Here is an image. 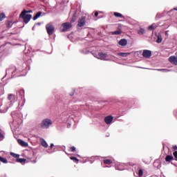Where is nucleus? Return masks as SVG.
<instances>
[{"label":"nucleus","mask_w":177,"mask_h":177,"mask_svg":"<svg viewBox=\"0 0 177 177\" xmlns=\"http://www.w3.org/2000/svg\"><path fill=\"white\" fill-rule=\"evenodd\" d=\"M19 17H21V19H23L24 23H25V24H27L31 20L32 15H26V10H24L20 14Z\"/></svg>","instance_id":"obj_1"},{"label":"nucleus","mask_w":177,"mask_h":177,"mask_svg":"<svg viewBox=\"0 0 177 177\" xmlns=\"http://www.w3.org/2000/svg\"><path fill=\"white\" fill-rule=\"evenodd\" d=\"M86 24V17H82L79 18L77 24V30H82V27H84Z\"/></svg>","instance_id":"obj_2"},{"label":"nucleus","mask_w":177,"mask_h":177,"mask_svg":"<svg viewBox=\"0 0 177 177\" xmlns=\"http://www.w3.org/2000/svg\"><path fill=\"white\" fill-rule=\"evenodd\" d=\"M71 27H73V25L70 22H66L62 24L60 29L61 32H65V31H68V30H70Z\"/></svg>","instance_id":"obj_3"},{"label":"nucleus","mask_w":177,"mask_h":177,"mask_svg":"<svg viewBox=\"0 0 177 177\" xmlns=\"http://www.w3.org/2000/svg\"><path fill=\"white\" fill-rule=\"evenodd\" d=\"M49 125H52V120L50 119H44L41 124V128H49Z\"/></svg>","instance_id":"obj_4"},{"label":"nucleus","mask_w":177,"mask_h":177,"mask_svg":"<svg viewBox=\"0 0 177 177\" xmlns=\"http://www.w3.org/2000/svg\"><path fill=\"white\" fill-rule=\"evenodd\" d=\"M46 31L48 34V35H52L53 32H55V26L52 25L51 24H48L46 26Z\"/></svg>","instance_id":"obj_5"},{"label":"nucleus","mask_w":177,"mask_h":177,"mask_svg":"<svg viewBox=\"0 0 177 177\" xmlns=\"http://www.w3.org/2000/svg\"><path fill=\"white\" fill-rule=\"evenodd\" d=\"M142 56L143 57H145V59H149V57H151V51L149 50H144L142 52Z\"/></svg>","instance_id":"obj_6"},{"label":"nucleus","mask_w":177,"mask_h":177,"mask_svg":"<svg viewBox=\"0 0 177 177\" xmlns=\"http://www.w3.org/2000/svg\"><path fill=\"white\" fill-rule=\"evenodd\" d=\"M113 120H114V118L113 116H111V115L106 116L104 118L105 123L107 125H109V124H111V122H113Z\"/></svg>","instance_id":"obj_7"},{"label":"nucleus","mask_w":177,"mask_h":177,"mask_svg":"<svg viewBox=\"0 0 177 177\" xmlns=\"http://www.w3.org/2000/svg\"><path fill=\"white\" fill-rule=\"evenodd\" d=\"M169 61L172 64H174L175 66H177V57L175 56H171L169 58Z\"/></svg>","instance_id":"obj_8"},{"label":"nucleus","mask_w":177,"mask_h":177,"mask_svg":"<svg viewBox=\"0 0 177 177\" xmlns=\"http://www.w3.org/2000/svg\"><path fill=\"white\" fill-rule=\"evenodd\" d=\"M17 142H18L19 145H20L23 147H27V146H28V143L23 141L21 139H18Z\"/></svg>","instance_id":"obj_9"},{"label":"nucleus","mask_w":177,"mask_h":177,"mask_svg":"<svg viewBox=\"0 0 177 177\" xmlns=\"http://www.w3.org/2000/svg\"><path fill=\"white\" fill-rule=\"evenodd\" d=\"M98 59H100V60H106V57H107V54L100 53H98Z\"/></svg>","instance_id":"obj_10"},{"label":"nucleus","mask_w":177,"mask_h":177,"mask_svg":"<svg viewBox=\"0 0 177 177\" xmlns=\"http://www.w3.org/2000/svg\"><path fill=\"white\" fill-rule=\"evenodd\" d=\"M157 27H158V24H152L148 27V30H149V31H151L153 30H156Z\"/></svg>","instance_id":"obj_11"},{"label":"nucleus","mask_w":177,"mask_h":177,"mask_svg":"<svg viewBox=\"0 0 177 177\" xmlns=\"http://www.w3.org/2000/svg\"><path fill=\"white\" fill-rule=\"evenodd\" d=\"M173 160H174V157L172 156V155H167L165 157V162H171V161H173Z\"/></svg>","instance_id":"obj_12"},{"label":"nucleus","mask_w":177,"mask_h":177,"mask_svg":"<svg viewBox=\"0 0 177 177\" xmlns=\"http://www.w3.org/2000/svg\"><path fill=\"white\" fill-rule=\"evenodd\" d=\"M157 39H156V42L157 44H161V42H162V36L158 33L157 35Z\"/></svg>","instance_id":"obj_13"},{"label":"nucleus","mask_w":177,"mask_h":177,"mask_svg":"<svg viewBox=\"0 0 177 177\" xmlns=\"http://www.w3.org/2000/svg\"><path fill=\"white\" fill-rule=\"evenodd\" d=\"M128 44V40L127 39H122L119 41V45H127Z\"/></svg>","instance_id":"obj_14"},{"label":"nucleus","mask_w":177,"mask_h":177,"mask_svg":"<svg viewBox=\"0 0 177 177\" xmlns=\"http://www.w3.org/2000/svg\"><path fill=\"white\" fill-rule=\"evenodd\" d=\"M112 34V35H120V34L122 33V31L121 30H118L116 31H113L111 32Z\"/></svg>","instance_id":"obj_15"},{"label":"nucleus","mask_w":177,"mask_h":177,"mask_svg":"<svg viewBox=\"0 0 177 177\" xmlns=\"http://www.w3.org/2000/svg\"><path fill=\"white\" fill-rule=\"evenodd\" d=\"M129 55H131L129 53H119L118 55L122 56V57H127V56H129Z\"/></svg>","instance_id":"obj_16"},{"label":"nucleus","mask_w":177,"mask_h":177,"mask_svg":"<svg viewBox=\"0 0 177 177\" xmlns=\"http://www.w3.org/2000/svg\"><path fill=\"white\" fill-rule=\"evenodd\" d=\"M104 164H106L108 165H110V164H113V161L110 159H105L103 160Z\"/></svg>","instance_id":"obj_17"},{"label":"nucleus","mask_w":177,"mask_h":177,"mask_svg":"<svg viewBox=\"0 0 177 177\" xmlns=\"http://www.w3.org/2000/svg\"><path fill=\"white\" fill-rule=\"evenodd\" d=\"M41 15H42L41 12H38L35 17H33V20H37V19H38L39 17H41Z\"/></svg>","instance_id":"obj_18"},{"label":"nucleus","mask_w":177,"mask_h":177,"mask_svg":"<svg viewBox=\"0 0 177 177\" xmlns=\"http://www.w3.org/2000/svg\"><path fill=\"white\" fill-rule=\"evenodd\" d=\"M113 15L115 17H120V18H123L124 19V17H123L122 14H121L120 12H114Z\"/></svg>","instance_id":"obj_19"},{"label":"nucleus","mask_w":177,"mask_h":177,"mask_svg":"<svg viewBox=\"0 0 177 177\" xmlns=\"http://www.w3.org/2000/svg\"><path fill=\"white\" fill-rule=\"evenodd\" d=\"M7 28H12V26H13V22L11 21H8L7 22Z\"/></svg>","instance_id":"obj_20"},{"label":"nucleus","mask_w":177,"mask_h":177,"mask_svg":"<svg viewBox=\"0 0 177 177\" xmlns=\"http://www.w3.org/2000/svg\"><path fill=\"white\" fill-rule=\"evenodd\" d=\"M145 32H146V30H145V28H140L138 30L139 35H143V34H145Z\"/></svg>","instance_id":"obj_21"},{"label":"nucleus","mask_w":177,"mask_h":177,"mask_svg":"<svg viewBox=\"0 0 177 177\" xmlns=\"http://www.w3.org/2000/svg\"><path fill=\"white\" fill-rule=\"evenodd\" d=\"M41 146H43V147H45L46 149L48 147V143L46 142V141H45V140H41Z\"/></svg>","instance_id":"obj_22"},{"label":"nucleus","mask_w":177,"mask_h":177,"mask_svg":"<svg viewBox=\"0 0 177 177\" xmlns=\"http://www.w3.org/2000/svg\"><path fill=\"white\" fill-rule=\"evenodd\" d=\"M70 160H72L73 161H75V162H77V164H78V162H80V159L77 158L76 157L74 156H71L70 158Z\"/></svg>","instance_id":"obj_23"},{"label":"nucleus","mask_w":177,"mask_h":177,"mask_svg":"<svg viewBox=\"0 0 177 177\" xmlns=\"http://www.w3.org/2000/svg\"><path fill=\"white\" fill-rule=\"evenodd\" d=\"M0 161L3 164H8V160L5 158H2L1 156H0Z\"/></svg>","instance_id":"obj_24"},{"label":"nucleus","mask_w":177,"mask_h":177,"mask_svg":"<svg viewBox=\"0 0 177 177\" xmlns=\"http://www.w3.org/2000/svg\"><path fill=\"white\" fill-rule=\"evenodd\" d=\"M6 17V15H5V13L3 12H0V21H2L3 19Z\"/></svg>","instance_id":"obj_25"},{"label":"nucleus","mask_w":177,"mask_h":177,"mask_svg":"<svg viewBox=\"0 0 177 177\" xmlns=\"http://www.w3.org/2000/svg\"><path fill=\"white\" fill-rule=\"evenodd\" d=\"M17 162H21V163L26 162V159H24V158H17Z\"/></svg>","instance_id":"obj_26"},{"label":"nucleus","mask_w":177,"mask_h":177,"mask_svg":"<svg viewBox=\"0 0 177 177\" xmlns=\"http://www.w3.org/2000/svg\"><path fill=\"white\" fill-rule=\"evenodd\" d=\"M138 176L139 177H142L143 176V170L142 169H140L138 171Z\"/></svg>","instance_id":"obj_27"},{"label":"nucleus","mask_w":177,"mask_h":177,"mask_svg":"<svg viewBox=\"0 0 177 177\" xmlns=\"http://www.w3.org/2000/svg\"><path fill=\"white\" fill-rule=\"evenodd\" d=\"M173 156H174V157L175 161H177V151H175L173 153Z\"/></svg>","instance_id":"obj_28"},{"label":"nucleus","mask_w":177,"mask_h":177,"mask_svg":"<svg viewBox=\"0 0 177 177\" xmlns=\"http://www.w3.org/2000/svg\"><path fill=\"white\" fill-rule=\"evenodd\" d=\"M71 151H72V153H75V151H77L75 147H71L70 148Z\"/></svg>","instance_id":"obj_29"},{"label":"nucleus","mask_w":177,"mask_h":177,"mask_svg":"<svg viewBox=\"0 0 177 177\" xmlns=\"http://www.w3.org/2000/svg\"><path fill=\"white\" fill-rule=\"evenodd\" d=\"M11 155H12L15 158H19V157H20V155L16 154V153H12Z\"/></svg>","instance_id":"obj_30"},{"label":"nucleus","mask_w":177,"mask_h":177,"mask_svg":"<svg viewBox=\"0 0 177 177\" xmlns=\"http://www.w3.org/2000/svg\"><path fill=\"white\" fill-rule=\"evenodd\" d=\"M3 139H5V136H3V134H2L1 133H0V142L1 140H3Z\"/></svg>","instance_id":"obj_31"},{"label":"nucleus","mask_w":177,"mask_h":177,"mask_svg":"<svg viewBox=\"0 0 177 177\" xmlns=\"http://www.w3.org/2000/svg\"><path fill=\"white\" fill-rule=\"evenodd\" d=\"M12 96H13V95L9 94V95L8 97V100H12Z\"/></svg>","instance_id":"obj_32"},{"label":"nucleus","mask_w":177,"mask_h":177,"mask_svg":"<svg viewBox=\"0 0 177 177\" xmlns=\"http://www.w3.org/2000/svg\"><path fill=\"white\" fill-rule=\"evenodd\" d=\"M74 17H75V14L73 15V19L71 20L72 23H74V21H75V19H74Z\"/></svg>","instance_id":"obj_33"},{"label":"nucleus","mask_w":177,"mask_h":177,"mask_svg":"<svg viewBox=\"0 0 177 177\" xmlns=\"http://www.w3.org/2000/svg\"><path fill=\"white\" fill-rule=\"evenodd\" d=\"M25 12H26V13H32V10H25Z\"/></svg>","instance_id":"obj_34"},{"label":"nucleus","mask_w":177,"mask_h":177,"mask_svg":"<svg viewBox=\"0 0 177 177\" xmlns=\"http://www.w3.org/2000/svg\"><path fill=\"white\" fill-rule=\"evenodd\" d=\"M173 150H177V146L176 145L173 146Z\"/></svg>","instance_id":"obj_35"},{"label":"nucleus","mask_w":177,"mask_h":177,"mask_svg":"<svg viewBox=\"0 0 177 177\" xmlns=\"http://www.w3.org/2000/svg\"><path fill=\"white\" fill-rule=\"evenodd\" d=\"M95 17H97V16H99V12H96L95 13Z\"/></svg>","instance_id":"obj_36"},{"label":"nucleus","mask_w":177,"mask_h":177,"mask_svg":"<svg viewBox=\"0 0 177 177\" xmlns=\"http://www.w3.org/2000/svg\"><path fill=\"white\" fill-rule=\"evenodd\" d=\"M158 71H164L165 69H156Z\"/></svg>","instance_id":"obj_37"},{"label":"nucleus","mask_w":177,"mask_h":177,"mask_svg":"<svg viewBox=\"0 0 177 177\" xmlns=\"http://www.w3.org/2000/svg\"><path fill=\"white\" fill-rule=\"evenodd\" d=\"M54 146H55V145H54L53 144H51V145H50V149H53Z\"/></svg>","instance_id":"obj_38"},{"label":"nucleus","mask_w":177,"mask_h":177,"mask_svg":"<svg viewBox=\"0 0 177 177\" xmlns=\"http://www.w3.org/2000/svg\"><path fill=\"white\" fill-rule=\"evenodd\" d=\"M35 26H33V27H32V30H35Z\"/></svg>","instance_id":"obj_39"},{"label":"nucleus","mask_w":177,"mask_h":177,"mask_svg":"<svg viewBox=\"0 0 177 177\" xmlns=\"http://www.w3.org/2000/svg\"><path fill=\"white\" fill-rule=\"evenodd\" d=\"M71 35H69L68 36V38H70V37H71Z\"/></svg>","instance_id":"obj_40"},{"label":"nucleus","mask_w":177,"mask_h":177,"mask_svg":"<svg viewBox=\"0 0 177 177\" xmlns=\"http://www.w3.org/2000/svg\"><path fill=\"white\" fill-rule=\"evenodd\" d=\"M33 162H35H35H37V160H33Z\"/></svg>","instance_id":"obj_41"}]
</instances>
